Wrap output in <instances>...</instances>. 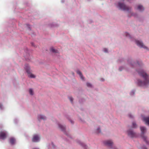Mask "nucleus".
<instances>
[{"mask_svg":"<svg viewBox=\"0 0 149 149\" xmlns=\"http://www.w3.org/2000/svg\"><path fill=\"white\" fill-rule=\"evenodd\" d=\"M137 9L140 11H142L144 9L143 7L141 5H139L138 6Z\"/></svg>","mask_w":149,"mask_h":149,"instance_id":"ddd939ff","label":"nucleus"},{"mask_svg":"<svg viewBox=\"0 0 149 149\" xmlns=\"http://www.w3.org/2000/svg\"><path fill=\"white\" fill-rule=\"evenodd\" d=\"M39 137L38 135H35L32 139V141L33 142H37L39 141Z\"/></svg>","mask_w":149,"mask_h":149,"instance_id":"6e6552de","label":"nucleus"},{"mask_svg":"<svg viewBox=\"0 0 149 149\" xmlns=\"http://www.w3.org/2000/svg\"><path fill=\"white\" fill-rule=\"evenodd\" d=\"M86 85L88 87H91L92 86L91 84L90 83H87L86 84Z\"/></svg>","mask_w":149,"mask_h":149,"instance_id":"6ab92c4d","label":"nucleus"},{"mask_svg":"<svg viewBox=\"0 0 149 149\" xmlns=\"http://www.w3.org/2000/svg\"><path fill=\"white\" fill-rule=\"evenodd\" d=\"M128 136L131 137H134L136 136V133L134 132L132 130H129L128 132Z\"/></svg>","mask_w":149,"mask_h":149,"instance_id":"423d86ee","label":"nucleus"},{"mask_svg":"<svg viewBox=\"0 0 149 149\" xmlns=\"http://www.w3.org/2000/svg\"><path fill=\"white\" fill-rule=\"evenodd\" d=\"M143 120L146 124L149 125V117H144Z\"/></svg>","mask_w":149,"mask_h":149,"instance_id":"1a4fd4ad","label":"nucleus"},{"mask_svg":"<svg viewBox=\"0 0 149 149\" xmlns=\"http://www.w3.org/2000/svg\"><path fill=\"white\" fill-rule=\"evenodd\" d=\"M77 74H79L81 78L82 79L84 80V77H83L81 72L79 70H78L77 71Z\"/></svg>","mask_w":149,"mask_h":149,"instance_id":"9b49d317","label":"nucleus"},{"mask_svg":"<svg viewBox=\"0 0 149 149\" xmlns=\"http://www.w3.org/2000/svg\"><path fill=\"white\" fill-rule=\"evenodd\" d=\"M129 116H130V118H132L133 117L132 115H129Z\"/></svg>","mask_w":149,"mask_h":149,"instance_id":"bb28decb","label":"nucleus"},{"mask_svg":"<svg viewBox=\"0 0 149 149\" xmlns=\"http://www.w3.org/2000/svg\"><path fill=\"white\" fill-rule=\"evenodd\" d=\"M50 51L51 52L54 53H57L58 52V50L54 49L53 48H51Z\"/></svg>","mask_w":149,"mask_h":149,"instance_id":"dca6fc26","label":"nucleus"},{"mask_svg":"<svg viewBox=\"0 0 149 149\" xmlns=\"http://www.w3.org/2000/svg\"><path fill=\"white\" fill-rule=\"evenodd\" d=\"M142 149H147L144 146L143 147V148H142Z\"/></svg>","mask_w":149,"mask_h":149,"instance_id":"a878e982","label":"nucleus"},{"mask_svg":"<svg viewBox=\"0 0 149 149\" xmlns=\"http://www.w3.org/2000/svg\"><path fill=\"white\" fill-rule=\"evenodd\" d=\"M118 7L119 8L123 10L128 11L130 8L125 6L124 3L119 2L118 3Z\"/></svg>","mask_w":149,"mask_h":149,"instance_id":"7ed1b4c3","label":"nucleus"},{"mask_svg":"<svg viewBox=\"0 0 149 149\" xmlns=\"http://www.w3.org/2000/svg\"><path fill=\"white\" fill-rule=\"evenodd\" d=\"M69 99L70 101H71V103H72L73 100V98L72 97H69Z\"/></svg>","mask_w":149,"mask_h":149,"instance_id":"4be33fe9","label":"nucleus"},{"mask_svg":"<svg viewBox=\"0 0 149 149\" xmlns=\"http://www.w3.org/2000/svg\"><path fill=\"white\" fill-rule=\"evenodd\" d=\"M59 127L60 128V129L62 131H64L65 129V127L59 124Z\"/></svg>","mask_w":149,"mask_h":149,"instance_id":"2eb2a0df","label":"nucleus"},{"mask_svg":"<svg viewBox=\"0 0 149 149\" xmlns=\"http://www.w3.org/2000/svg\"><path fill=\"white\" fill-rule=\"evenodd\" d=\"M136 43L137 45L139 47L141 48H143L144 49H147V47L145 46L143 44V43L141 41L138 40H136Z\"/></svg>","mask_w":149,"mask_h":149,"instance_id":"39448f33","label":"nucleus"},{"mask_svg":"<svg viewBox=\"0 0 149 149\" xmlns=\"http://www.w3.org/2000/svg\"><path fill=\"white\" fill-rule=\"evenodd\" d=\"M100 132L101 131H100V128H97V131H96L97 133H100Z\"/></svg>","mask_w":149,"mask_h":149,"instance_id":"412c9836","label":"nucleus"},{"mask_svg":"<svg viewBox=\"0 0 149 149\" xmlns=\"http://www.w3.org/2000/svg\"><path fill=\"white\" fill-rule=\"evenodd\" d=\"M29 93L30 95H33V91L32 89L31 88H30L29 90Z\"/></svg>","mask_w":149,"mask_h":149,"instance_id":"f3484780","label":"nucleus"},{"mask_svg":"<svg viewBox=\"0 0 149 149\" xmlns=\"http://www.w3.org/2000/svg\"><path fill=\"white\" fill-rule=\"evenodd\" d=\"M132 93L134 94V92L133 91V92H132Z\"/></svg>","mask_w":149,"mask_h":149,"instance_id":"c85d7f7f","label":"nucleus"},{"mask_svg":"<svg viewBox=\"0 0 149 149\" xmlns=\"http://www.w3.org/2000/svg\"><path fill=\"white\" fill-rule=\"evenodd\" d=\"M139 75L144 79V81H142L138 80V84L140 86H146L149 83V77L146 73L142 69H140L137 71Z\"/></svg>","mask_w":149,"mask_h":149,"instance_id":"f257e3e1","label":"nucleus"},{"mask_svg":"<svg viewBox=\"0 0 149 149\" xmlns=\"http://www.w3.org/2000/svg\"><path fill=\"white\" fill-rule=\"evenodd\" d=\"M15 142V139L13 138H11L10 139V142L11 144H14Z\"/></svg>","mask_w":149,"mask_h":149,"instance_id":"f8f14e48","label":"nucleus"},{"mask_svg":"<svg viewBox=\"0 0 149 149\" xmlns=\"http://www.w3.org/2000/svg\"><path fill=\"white\" fill-rule=\"evenodd\" d=\"M140 129L141 131L142 134H143L144 132L146 131V128L143 127H140Z\"/></svg>","mask_w":149,"mask_h":149,"instance_id":"4468645a","label":"nucleus"},{"mask_svg":"<svg viewBox=\"0 0 149 149\" xmlns=\"http://www.w3.org/2000/svg\"><path fill=\"white\" fill-rule=\"evenodd\" d=\"M132 127L134 128H135L136 127V124L135 123H132Z\"/></svg>","mask_w":149,"mask_h":149,"instance_id":"aec40b11","label":"nucleus"},{"mask_svg":"<svg viewBox=\"0 0 149 149\" xmlns=\"http://www.w3.org/2000/svg\"><path fill=\"white\" fill-rule=\"evenodd\" d=\"M6 137V133L4 131L0 132V139H5Z\"/></svg>","mask_w":149,"mask_h":149,"instance_id":"0eeeda50","label":"nucleus"},{"mask_svg":"<svg viewBox=\"0 0 149 149\" xmlns=\"http://www.w3.org/2000/svg\"><path fill=\"white\" fill-rule=\"evenodd\" d=\"M24 68L28 74V76L29 77L31 78H34L35 77V76L33 74L31 73L30 67L28 65H26Z\"/></svg>","mask_w":149,"mask_h":149,"instance_id":"f03ea898","label":"nucleus"},{"mask_svg":"<svg viewBox=\"0 0 149 149\" xmlns=\"http://www.w3.org/2000/svg\"><path fill=\"white\" fill-rule=\"evenodd\" d=\"M104 143L105 145L110 148H112V147L113 146V143L111 140L106 141H104Z\"/></svg>","mask_w":149,"mask_h":149,"instance_id":"20e7f679","label":"nucleus"},{"mask_svg":"<svg viewBox=\"0 0 149 149\" xmlns=\"http://www.w3.org/2000/svg\"><path fill=\"white\" fill-rule=\"evenodd\" d=\"M141 137H142V138H143V140H144V141H146L147 143V141L146 140V136H144L143 135H141Z\"/></svg>","mask_w":149,"mask_h":149,"instance_id":"a211bd4d","label":"nucleus"},{"mask_svg":"<svg viewBox=\"0 0 149 149\" xmlns=\"http://www.w3.org/2000/svg\"><path fill=\"white\" fill-rule=\"evenodd\" d=\"M104 51L105 52H107V49L106 48H104L103 49Z\"/></svg>","mask_w":149,"mask_h":149,"instance_id":"b1692460","label":"nucleus"},{"mask_svg":"<svg viewBox=\"0 0 149 149\" xmlns=\"http://www.w3.org/2000/svg\"><path fill=\"white\" fill-rule=\"evenodd\" d=\"M71 123H72V121H71Z\"/></svg>","mask_w":149,"mask_h":149,"instance_id":"c756f323","label":"nucleus"},{"mask_svg":"<svg viewBox=\"0 0 149 149\" xmlns=\"http://www.w3.org/2000/svg\"><path fill=\"white\" fill-rule=\"evenodd\" d=\"M81 145L83 147H84L85 148H86V146L84 143H81Z\"/></svg>","mask_w":149,"mask_h":149,"instance_id":"5701e85b","label":"nucleus"},{"mask_svg":"<svg viewBox=\"0 0 149 149\" xmlns=\"http://www.w3.org/2000/svg\"><path fill=\"white\" fill-rule=\"evenodd\" d=\"M38 118L39 120L41 119H43L44 120L46 119V117L45 116L42 115H40L38 116Z\"/></svg>","mask_w":149,"mask_h":149,"instance_id":"9d476101","label":"nucleus"},{"mask_svg":"<svg viewBox=\"0 0 149 149\" xmlns=\"http://www.w3.org/2000/svg\"><path fill=\"white\" fill-rule=\"evenodd\" d=\"M126 35L127 36H129V37H130V35L129 34V33H126Z\"/></svg>","mask_w":149,"mask_h":149,"instance_id":"393cba45","label":"nucleus"},{"mask_svg":"<svg viewBox=\"0 0 149 149\" xmlns=\"http://www.w3.org/2000/svg\"><path fill=\"white\" fill-rule=\"evenodd\" d=\"M121 68H119V70L120 71H121V70H120V69Z\"/></svg>","mask_w":149,"mask_h":149,"instance_id":"cd10ccee","label":"nucleus"}]
</instances>
